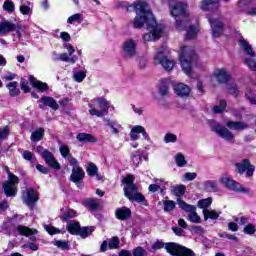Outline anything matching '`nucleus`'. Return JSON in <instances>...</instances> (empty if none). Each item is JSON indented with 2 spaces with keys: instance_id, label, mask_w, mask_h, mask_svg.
I'll list each match as a JSON object with an SVG mask.
<instances>
[{
  "instance_id": "1",
  "label": "nucleus",
  "mask_w": 256,
  "mask_h": 256,
  "mask_svg": "<svg viewBox=\"0 0 256 256\" xmlns=\"http://www.w3.org/2000/svg\"><path fill=\"white\" fill-rule=\"evenodd\" d=\"M132 7L136 13L133 21L135 29H141L143 25H147V31L149 33L144 34V41H157L161 39L164 27L161 24H157L155 16H153L151 8H149V4L143 0H137L132 4Z\"/></svg>"
},
{
  "instance_id": "2",
  "label": "nucleus",
  "mask_w": 256,
  "mask_h": 256,
  "mask_svg": "<svg viewBox=\"0 0 256 256\" xmlns=\"http://www.w3.org/2000/svg\"><path fill=\"white\" fill-rule=\"evenodd\" d=\"M218 0H203L200 4V9L202 11H214L212 16L208 17L209 23L212 28V36L214 39L217 37H221L223 33V18L221 14L217 11L219 9V4L217 3ZM229 1V0H224Z\"/></svg>"
},
{
  "instance_id": "3",
  "label": "nucleus",
  "mask_w": 256,
  "mask_h": 256,
  "mask_svg": "<svg viewBox=\"0 0 256 256\" xmlns=\"http://www.w3.org/2000/svg\"><path fill=\"white\" fill-rule=\"evenodd\" d=\"M171 15L176 20V29L181 31L189 23V12H187V4L177 0H168Z\"/></svg>"
},
{
  "instance_id": "4",
  "label": "nucleus",
  "mask_w": 256,
  "mask_h": 256,
  "mask_svg": "<svg viewBox=\"0 0 256 256\" xmlns=\"http://www.w3.org/2000/svg\"><path fill=\"white\" fill-rule=\"evenodd\" d=\"M197 59L195 50L190 46H182L179 50V61L185 75H191L193 61Z\"/></svg>"
},
{
  "instance_id": "5",
  "label": "nucleus",
  "mask_w": 256,
  "mask_h": 256,
  "mask_svg": "<svg viewBox=\"0 0 256 256\" xmlns=\"http://www.w3.org/2000/svg\"><path fill=\"white\" fill-rule=\"evenodd\" d=\"M110 105L109 101L103 97L94 98L88 104V113L92 117H103L109 111Z\"/></svg>"
},
{
  "instance_id": "6",
  "label": "nucleus",
  "mask_w": 256,
  "mask_h": 256,
  "mask_svg": "<svg viewBox=\"0 0 256 256\" xmlns=\"http://www.w3.org/2000/svg\"><path fill=\"white\" fill-rule=\"evenodd\" d=\"M8 179L3 183L2 187L6 197H15L17 195V185H19V177L11 173L9 168L5 166Z\"/></svg>"
},
{
  "instance_id": "7",
  "label": "nucleus",
  "mask_w": 256,
  "mask_h": 256,
  "mask_svg": "<svg viewBox=\"0 0 256 256\" xmlns=\"http://www.w3.org/2000/svg\"><path fill=\"white\" fill-rule=\"evenodd\" d=\"M69 164L73 167L70 180L73 181L77 187H81V183H83V179H85V171L79 166V161L76 158H70Z\"/></svg>"
},
{
  "instance_id": "8",
  "label": "nucleus",
  "mask_w": 256,
  "mask_h": 256,
  "mask_svg": "<svg viewBox=\"0 0 256 256\" xmlns=\"http://www.w3.org/2000/svg\"><path fill=\"white\" fill-rule=\"evenodd\" d=\"M15 31L16 37L21 39V24H15L9 20H2L0 22V36L5 37V35H9V33H13Z\"/></svg>"
},
{
  "instance_id": "9",
  "label": "nucleus",
  "mask_w": 256,
  "mask_h": 256,
  "mask_svg": "<svg viewBox=\"0 0 256 256\" xmlns=\"http://www.w3.org/2000/svg\"><path fill=\"white\" fill-rule=\"evenodd\" d=\"M219 183L229 189V191H235L236 193H249L250 190L245 188L243 184L233 180L231 177L219 178Z\"/></svg>"
},
{
  "instance_id": "10",
  "label": "nucleus",
  "mask_w": 256,
  "mask_h": 256,
  "mask_svg": "<svg viewBox=\"0 0 256 256\" xmlns=\"http://www.w3.org/2000/svg\"><path fill=\"white\" fill-rule=\"evenodd\" d=\"M165 249L173 256H195L193 250L173 242L166 244Z\"/></svg>"
},
{
  "instance_id": "11",
  "label": "nucleus",
  "mask_w": 256,
  "mask_h": 256,
  "mask_svg": "<svg viewBox=\"0 0 256 256\" xmlns=\"http://www.w3.org/2000/svg\"><path fill=\"white\" fill-rule=\"evenodd\" d=\"M210 127L214 133H217L221 139L229 141V143H235V135L227 127L221 126L219 123L211 122Z\"/></svg>"
},
{
  "instance_id": "12",
  "label": "nucleus",
  "mask_w": 256,
  "mask_h": 256,
  "mask_svg": "<svg viewBox=\"0 0 256 256\" xmlns=\"http://www.w3.org/2000/svg\"><path fill=\"white\" fill-rule=\"evenodd\" d=\"M154 65H161L165 71H173L175 61L167 58L163 50H158L154 55Z\"/></svg>"
},
{
  "instance_id": "13",
  "label": "nucleus",
  "mask_w": 256,
  "mask_h": 256,
  "mask_svg": "<svg viewBox=\"0 0 256 256\" xmlns=\"http://www.w3.org/2000/svg\"><path fill=\"white\" fill-rule=\"evenodd\" d=\"M22 201L29 209L33 210L35 204L39 201V194L35 189L28 188L22 192Z\"/></svg>"
},
{
  "instance_id": "14",
  "label": "nucleus",
  "mask_w": 256,
  "mask_h": 256,
  "mask_svg": "<svg viewBox=\"0 0 256 256\" xmlns=\"http://www.w3.org/2000/svg\"><path fill=\"white\" fill-rule=\"evenodd\" d=\"M177 203L180 209H183V211H187L189 213L188 220L191 223H201V217H199L197 212H195V206L187 204L181 198L177 199Z\"/></svg>"
},
{
  "instance_id": "15",
  "label": "nucleus",
  "mask_w": 256,
  "mask_h": 256,
  "mask_svg": "<svg viewBox=\"0 0 256 256\" xmlns=\"http://www.w3.org/2000/svg\"><path fill=\"white\" fill-rule=\"evenodd\" d=\"M122 51L124 57H127L128 59L135 57V55H137V41L133 39L124 41Z\"/></svg>"
},
{
  "instance_id": "16",
  "label": "nucleus",
  "mask_w": 256,
  "mask_h": 256,
  "mask_svg": "<svg viewBox=\"0 0 256 256\" xmlns=\"http://www.w3.org/2000/svg\"><path fill=\"white\" fill-rule=\"evenodd\" d=\"M236 169L240 175H243L246 171L247 177H253V173L255 171V166L251 165L249 160L244 159L242 162L236 164Z\"/></svg>"
},
{
  "instance_id": "17",
  "label": "nucleus",
  "mask_w": 256,
  "mask_h": 256,
  "mask_svg": "<svg viewBox=\"0 0 256 256\" xmlns=\"http://www.w3.org/2000/svg\"><path fill=\"white\" fill-rule=\"evenodd\" d=\"M139 135H142L145 141H150L149 134L147 133V130H145V127L141 125H136L132 127L130 131V140L137 141L139 139Z\"/></svg>"
},
{
  "instance_id": "18",
  "label": "nucleus",
  "mask_w": 256,
  "mask_h": 256,
  "mask_svg": "<svg viewBox=\"0 0 256 256\" xmlns=\"http://www.w3.org/2000/svg\"><path fill=\"white\" fill-rule=\"evenodd\" d=\"M42 158L44 159L46 164L52 169H55L56 171H59V169H61V164H59L57 159H55L53 153H51L49 150H44L42 152Z\"/></svg>"
},
{
  "instance_id": "19",
  "label": "nucleus",
  "mask_w": 256,
  "mask_h": 256,
  "mask_svg": "<svg viewBox=\"0 0 256 256\" xmlns=\"http://www.w3.org/2000/svg\"><path fill=\"white\" fill-rule=\"evenodd\" d=\"M45 107H50L53 111H57V109H59V104L55 98L44 96L40 99L39 109H45Z\"/></svg>"
},
{
  "instance_id": "20",
  "label": "nucleus",
  "mask_w": 256,
  "mask_h": 256,
  "mask_svg": "<svg viewBox=\"0 0 256 256\" xmlns=\"http://www.w3.org/2000/svg\"><path fill=\"white\" fill-rule=\"evenodd\" d=\"M16 231H18L19 235H22L23 237H29L30 241H35L37 239L35 237V235H37V229H31L27 226L18 225L16 227Z\"/></svg>"
},
{
  "instance_id": "21",
  "label": "nucleus",
  "mask_w": 256,
  "mask_h": 256,
  "mask_svg": "<svg viewBox=\"0 0 256 256\" xmlns=\"http://www.w3.org/2000/svg\"><path fill=\"white\" fill-rule=\"evenodd\" d=\"M213 76L218 83H227L231 80V74L225 68H218L214 71Z\"/></svg>"
},
{
  "instance_id": "22",
  "label": "nucleus",
  "mask_w": 256,
  "mask_h": 256,
  "mask_svg": "<svg viewBox=\"0 0 256 256\" xmlns=\"http://www.w3.org/2000/svg\"><path fill=\"white\" fill-rule=\"evenodd\" d=\"M124 195L125 197H128L130 201H136V203H144V205H147V203L145 202V196L137 192V187L134 191H126Z\"/></svg>"
},
{
  "instance_id": "23",
  "label": "nucleus",
  "mask_w": 256,
  "mask_h": 256,
  "mask_svg": "<svg viewBox=\"0 0 256 256\" xmlns=\"http://www.w3.org/2000/svg\"><path fill=\"white\" fill-rule=\"evenodd\" d=\"M226 127L232 131H245L249 129V124L243 121H226Z\"/></svg>"
},
{
  "instance_id": "24",
  "label": "nucleus",
  "mask_w": 256,
  "mask_h": 256,
  "mask_svg": "<svg viewBox=\"0 0 256 256\" xmlns=\"http://www.w3.org/2000/svg\"><path fill=\"white\" fill-rule=\"evenodd\" d=\"M174 91L179 97H189L191 88L184 83H178L174 85Z\"/></svg>"
},
{
  "instance_id": "25",
  "label": "nucleus",
  "mask_w": 256,
  "mask_h": 256,
  "mask_svg": "<svg viewBox=\"0 0 256 256\" xmlns=\"http://www.w3.org/2000/svg\"><path fill=\"white\" fill-rule=\"evenodd\" d=\"M29 81L34 89H37L38 91H41V93L48 91L49 86L47 83L41 82L37 80L34 76H29Z\"/></svg>"
},
{
  "instance_id": "26",
  "label": "nucleus",
  "mask_w": 256,
  "mask_h": 256,
  "mask_svg": "<svg viewBox=\"0 0 256 256\" xmlns=\"http://www.w3.org/2000/svg\"><path fill=\"white\" fill-rule=\"evenodd\" d=\"M238 45L242 48V50L248 55L249 57H255V51H253V47L251 44L244 38L238 40Z\"/></svg>"
},
{
  "instance_id": "27",
  "label": "nucleus",
  "mask_w": 256,
  "mask_h": 256,
  "mask_svg": "<svg viewBox=\"0 0 256 256\" xmlns=\"http://www.w3.org/2000/svg\"><path fill=\"white\" fill-rule=\"evenodd\" d=\"M52 59L53 61H65L72 64L77 63V57L73 56L70 58L68 53H62L59 55L54 52Z\"/></svg>"
},
{
  "instance_id": "28",
  "label": "nucleus",
  "mask_w": 256,
  "mask_h": 256,
  "mask_svg": "<svg viewBox=\"0 0 256 256\" xmlns=\"http://www.w3.org/2000/svg\"><path fill=\"white\" fill-rule=\"evenodd\" d=\"M203 189L207 191V193H217L219 186L215 180H206L203 182Z\"/></svg>"
},
{
  "instance_id": "29",
  "label": "nucleus",
  "mask_w": 256,
  "mask_h": 256,
  "mask_svg": "<svg viewBox=\"0 0 256 256\" xmlns=\"http://www.w3.org/2000/svg\"><path fill=\"white\" fill-rule=\"evenodd\" d=\"M77 141H80L81 143H97V138L93 136V134H87V133H79L76 136Z\"/></svg>"
},
{
  "instance_id": "30",
  "label": "nucleus",
  "mask_w": 256,
  "mask_h": 256,
  "mask_svg": "<svg viewBox=\"0 0 256 256\" xmlns=\"http://www.w3.org/2000/svg\"><path fill=\"white\" fill-rule=\"evenodd\" d=\"M115 215L117 219L124 221V219H129V217H131V210L127 207H122L116 210Z\"/></svg>"
},
{
  "instance_id": "31",
  "label": "nucleus",
  "mask_w": 256,
  "mask_h": 256,
  "mask_svg": "<svg viewBox=\"0 0 256 256\" xmlns=\"http://www.w3.org/2000/svg\"><path fill=\"white\" fill-rule=\"evenodd\" d=\"M203 215L204 221H207L208 219H212L213 221H215L216 219H219V215H221V212L212 209H204Z\"/></svg>"
},
{
  "instance_id": "32",
  "label": "nucleus",
  "mask_w": 256,
  "mask_h": 256,
  "mask_svg": "<svg viewBox=\"0 0 256 256\" xmlns=\"http://www.w3.org/2000/svg\"><path fill=\"white\" fill-rule=\"evenodd\" d=\"M186 190L187 187L183 184L176 185L170 188L172 195H175V197H183Z\"/></svg>"
},
{
  "instance_id": "33",
  "label": "nucleus",
  "mask_w": 256,
  "mask_h": 256,
  "mask_svg": "<svg viewBox=\"0 0 256 256\" xmlns=\"http://www.w3.org/2000/svg\"><path fill=\"white\" fill-rule=\"evenodd\" d=\"M135 180V177L133 175H128L124 178V182L126 183V187L124 188V193H127V191H135L137 186L133 184V181Z\"/></svg>"
},
{
  "instance_id": "34",
  "label": "nucleus",
  "mask_w": 256,
  "mask_h": 256,
  "mask_svg": "<svg viewBox=\"0 0 256 256\" xmlns=\"http://www.w3.org/2000/svg\"><path fill=\"white\" fill-rule=\"evenodd\" d=\"M19 11L22 15H28L31 17L33 15V4L31 2H26V4H21Z\"/></svg>"
},
{
  "instance_id": "35",
  "label": "nucleus",
  "mask_w": 256,
  "mask_h": 256,
  "mask_svg": "<svg viewBox=\"0 0 256 256\" xmlns=\"http://www.w3.org/2000/svg\"><path fill=\"white\" fill-rule=\"evenodd\" d=\"M17 82L13 81V82H9L6 85V88L9 90V95L10 97H17V95H20L21 90H19L17 88Z\"/></svg>"
},
{
  "instance_id": "36",
  "label": "nucleus",
  "mask_w": 256,
  "mask_h": 256,
  "mask_svg": "<svg viewBox=\"0 0 256 256\" xmlns=\"http://www.w3.org/2000/svg\"><path fill=\"white\" fill-rule=\"evenodd\" d=\"M106 127H110L112 129L111 133L113 135H119V129H121V125L118 124L116 121L107 119L106 120Z\"/></svg>"
},
{
  "instance_id": "37",
  "label": "nucleus",
  "mask_w": 256,
  "mask_h": 256,
  "mask_svg": "<svg viewBox=\"0 0 256 256\" xmlns=\"http://www.w3.org/2000/svg\"><path fill=\"white\" fill-rule=\"evenodd\" d=\"M45 135V129L39 128L38 130L32 132L31 134V141H34V143H37L38 141H41Z\"/></svg>"
},
{
  "instance_id": "38",
  "label": "nucleus",
  "mask_w": 256,
  "mask_h": 256,
  "mask_svg": "<svg viewBox=\"0 0 256 256\" xmlns=\"http://www.w3.org/2000/svg\"><path fill=\"white\" fill-rule=\"evenodd\" d=\"M81 226L79 222H70L67 224V230L71 233V235H79V231Z\"/></svg>"
},
{
  "instance_id": "39",
  "label": "nucleus",
  "mask_w": 256,
  "mask_h": 256,
  "mask_svg": "<svg viewBox=\"0 0 256 256\" xmlns=\"http://www.w3.org/2000/svg\"><path fill=\"white\" fill-rule=\"evenodd\" d=\"M197 33H199L198 26H188L186 30V39H195V37H197Z\"/></svg>"
},
{
  "instance_id": "40",
  "label": "nucleus",
  "mask_w": 256,
  "mask_h": 256,
  "mask_svg": "<svg viewBox=\"0 0 256 256\" xmlns=\"http://www.w3.org/2000/svg\"><path fill=\"white\" fill-rule=\"evenodd\" d=\"M86 172L87 175H89L90 177H95V175H98L97 173L99 172V168H97V165H95V163L90 162L86 166Z\"/></svg>"
},
{
  "instance_id": "41",
  "label": "nucleus",
  "mask_w": 256,
  "mask_h": 256,
  "mask_svg": "<svg viewBox=\"0 0 256 256\" xmlns=\"http://www.w3.org/2000/svg\"><path fill=\"white\" fill-rule=\"evenodd\" d=\"M93 231H95V227H93V226L82 227V228H80L78 235H80V237H82V239H87V237H89V235H91L93 233Z\"/></svg>"
},
{
  "instance_id": "42",
  "label": "nucleus",
  "mask_w": 256,
  "mask_h": 256,
  "mask_svg": "<svg viewBox=\"0 0 256 256\" xmlns=\"http://www.w3.org/2000/svg\"><path fill=\"white\" fill-rule=\"evenodd\" d=\"M73 217H77V212L73 209H66L61 215L62 221H69V219H73Z\"/></svg>"
},
{
  "instance_id": "43",
  "label": "nucleus",
  "mask_w": 256,
  "mask_h": 256,
  "mask_svg": "<svg viewBox=\"0 0 256 256\" xmlns=\"http://www.w3.org/2000/svg\"><path fill=\"white\" fill-rule=\"evenodd\" d=\"M162 203L165 213H171L175 209L176 203L173 200H163Z\"/></svg>"
},
{
  "instance_id": "44",
  "label": "nucleus",
  "mask_w": 256,
  "mask_h": 256,
  "mask_svg": "<svg viewBox=\"0 0 256 256\" xmlns=\"http://www.w3.org/2000/svg\"><path fill=\"white\" fill-rule=\"evenodd\" d=\"M2 9L7 13L15 12V3L11 0H5L2 6Z\"/></svg>"
},
{
  "instance_id": "45",
  "label": "nucleus",
  "mask_w": 256,
  "mask_h": 256,
  "mask_svg": "<svg viewBox=\"0 0 256 256\" xmlns=\"http://www.w3.org/2000/svg\"><path fill=\"white\" fill-rule=\"evenodd\" d=\"M175 163L177 167H185V165H187V160L185 159V155H183V153L176 154Z\"/></svg>"
},
{
  "instance_id": "46",
  "label": "nucleus",
  "mask_w": 256,
  "mask_h": 256,
  "mask_svg": "<svg viewBox=\"0 0 256 256\" xmlns=\"http://www.w3.org/2000/svg\"><path fill=\"white\" fill-rule=\"evenodd\" d=\"M211 203H213V198L211 197H208V198H205V199H202V200H199L198 201V207L200 209H207L208 207H211Z\"/></svg>"
},
{
  "instance_id": "47",
  "label": "nucleus",
  "mask_w": 256,
  "mask_h": 256,
  "mask_svg": "<svg viewBox=\"0 0 256 256\" xmlns=\"http://www.w3.org/2000/svg\"><path fill=\"white\" fill-rule=\"evenodd\" d=\"M85 77H87V74L85 73V71H76L73 74V79L74 81H76V83H83V81L85 80Z\"/></svg>"
},
{
  "instance_id": "48",
  "label": "nucleus",
  "mask_w": 256,
  "mask_h": 256,
  "mask_svg": "<svg viewBox=\"0 0 256 256\" xmlns=\"http://www.w3.org/2000/svg\"><path fill=\"white\" fill-rule=\"evenodd\" d=\"M9 133H11L9 126L0 127V141H5L9 137Z\"/></svg>"
},
{
  "instance_id": "49",
  "label": "nucleus",
  "mask_w": 256,
  "mask_h": 256,
  "mask_svg": "<svg viewBox=\"0 0 256 256\" xmlns=\"http://www.w3.org/2000/svg\"><path fill=\"white\" fill-rule=\"evenodd\" d=\"M131 161H132V165H134V167H139V165H141V162L143 161L141 159V154H139V152H134L132 154Z\"/></svg>"
},
{
  "instance_id": "50",
  "label": "nucleus",
  "mask_w": 256,
  "mask_h": 256,
  "mask_svg": "<svg viewBox=\"0 0 256 256\" xmlns=\"http://www.w3.org/2000/svg\"><path fill=\"white\" fill-rule=\"evenodd\" d=\"M82 17L83 15H81L80 13L74 14L67 19V23L69 25H73V23H81Z\"/></svg>"
},
{
  "instance_id": "51",
  "label": "nucleus",
  "mask_w": 256,
  "mask_h": 256,
  "mask_svg": "<svg viewBox=\"0 0 256 256\" xmlns=\"http://www.w3.org/2000/svg\"><path fill=\"white\" fill-rule=\"evenodd\" d=\"M226 107H227V102L225 100H221L220 105H216L213 107V111L216 114L223 113Z\"/></svg>"
},
{
  "instance_id": "52",
  "label": "nucleus",
  "mask_w": 256,
  "mask_h": 256,
  "mask_svg": "<svg viewBox=\"0 0 256 256\" xmlns=\"http://www.w3.org/2000/svg\"><path fill=\"white\" fill-rule=\"evenodd\" d=\"M53 245H55V247H58V249H69V242L65 240H55L53 242Z\"/></svg>"
},
{
  "instance_id": "53",
  "label": "nucleus",
  "mask_w": 256,
  "mask_h": 256,
  "mask_svg": "<svg viewBox=\"0 0 256 256\" xmlns=\"http://www.w3.org/2000/svg\"><path fill=\"white\" fill-rule=\"evenodd\" d=\"M244 63L247 65L249 69H251V71H256V61L255 59H253V57L244 58Z\"/></svg>"
},
{
  "instance_id": "54",
  "label": "nucleus",
  "mask_w": 256,
  "mask_h": 256,
  "mask_svg": "<svg viewBox=\"0 0 256 256\" xmlns=\"http://www.w3.org/2000/svg\"><path fill=\"white\" fill-rule=\"evenodd\" d=\"M164 143H177V135L166 133L163 138Z\"/></svg>"
},
{
  "instance_id": "55",
  "label": "nucleus",
  "mask_w": 256,
  "mask_h": 256,
  "mask_svg": "<svg viewBox=\"0 0 256 256\" xmlns=\"http://www.w3.org/2000/svg\"><path fill=\"white\" fill-rule=\"evenodd\" d=\"M59 151H60L62 157H64V159H69V157L71 156L69 147H67L66 145H61L59 148Z\"/></svg>"
},
{
  "instance_id": "56",
  "label": "nucleus",
  "mask_w": 256,
  "mask_h": 256,
  "mask_svg": "<svg viewBox=\"0 0 256 256\" xmlns=\"http://www.w3.org/2000/svg\"><path fill=\"white\" fill-rule=\"evenodd\" d=\"M86 207H88V209L91 211H96V209H99V203L97 200H88L86 202Z\"/></svg>"
},
{
  "instance_id": "57",
  "label": "nucleus",
  "mask_w": 256,
  "mask_h": 256,
  "mask_svg": "<svg viewBox=\"0 0 256 256\" xmlns=\"http://www.w3.org/2000/svg\"><path fill=\"white\" fill-rule=\"evenodd\" d=\"M183 179H184V181H195V179H197V173H195V172H186L183 175Z\"/></svg>"
},
{
  "instance_id": "58",
  "label": "nucleus",
  "mask_w": 256,
  "mask_h": 256,
  "mask_svg": "<svg viewBox=\"0 0 256 256\" xmlns=\"http://www.w3.org/2000/svg\"><path fill=\"white\" fill-rule=\"evenodd\" d=\"M133 256H147V250L143 247H137L133 250Z\"/></svg>"
},
{
  "instance_id": "59",
  "label": "nucleus",
  "mask_w": 256,
  "mask_h": 256,
  "mask_svg": "<svg viewBox=\"0 0 256 256\" xmlns=\"http://www.w3.org/2000/svg\"><path fill=\"white\" fill-rule=\"evenodd\" d=\"M109 249H117L119 247V238L114 237L108 242Z\"/></svg>"
},
{
  "instance_id": "60",
  "label": "nucleus",
  "mask_w": 256,
  "mask_h": 256,
  "mask_svg": "<svg viewBox=\"0 0 256 256\" xmlns=\"http://www.w3.org/2000/svg\"><path fill=\"white\" fill-rule=\"evenodd\" d=\"M244 233H246V235H253V233H255L256 231V228H255V225L253 224H247L245 227H244Z\"/></svg>"
},
{
  "instance_id": "61",
  "label": "nucleus",
  "mask_w": 256,
  "mask_h": 256,
  "mask_svg": "<svg viewBox=\"0 0 256 256\" xmlns=\"http://www.w3.org/2000/svg\"><path fill=\"white\" fill-rule=\"evenodd\" d=\"M234 221H236V223H238L239 225H247V223L249 222V218L245 216H236L234 217Z\"/></svg>"
},
{
  "instance_id": "62",
  "label": "nucleus",
  "mask_w": 256,
  "mask_h": 256,
  "mask_svg": "<svg viewBox=\"0 0 256 256\" xmlns=\"http://www.w3.org/2000/svg\"><path fill=\"white\" fill-rule=\"evenodd\" d=\"M45 229H46L47 233H49V235H57V234L61 233V230H59L58 228L53 227V226H46Z\"/></svg>"
},
{
  "instance_id": "63",
  "label": "nucleus",
  "mask_w": 256,
  "mask_h": 256,
  "mask_svg": "<svg viewBox=\"0 0 256 256\" xmlns=\"http://www.w3.org/2000/svg\"><path fill=\"white\" fill-rule=\"evenodd\" d=\"M23 247L24 248L28 247V249H30V251H39V244L34 243V242L24 244Z\"/></svg>"
},
{
  "instance_id": "64",
  "label": "nucleus",
  "mask_w": 256,
  "mask_h": 256,
  "mask_svg": "<svg viewBox=\"0 0 256 256\" xmlns=\"http://www.w3.org/2000/svg\"><path fill=\"white\" fill-rule=\"evenodd\" d=\"M253 0H239L238 7L241 9V11H245V7L249 5Z\"/></svg>"
}]
</instances>
